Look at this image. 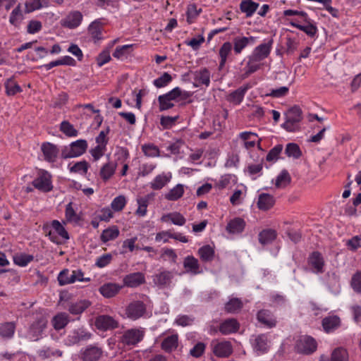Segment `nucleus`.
Instances as JSON below:
<instances>
[{
	"label": "nucleus",
	"instance_id": "nucleus-1",
	"mask_svg": "<svg viewBox=\"0 0 361 361\" xmlns=\"http://www.w3.org/2000/svg\"><path fill=\"white\" fill-rule=\"evenodd\" d=\"M191 94L182 90L179 87H174L169 92L158 97L159 108L160 111H166L175 106V102L180 99H186Z\"/></svg>",
	"mask_w": 361,
	"mask_h": 361
},
{
	"label": "nucleus",
	"instance_id": "nucleus-2",
	"mask_svg": "<svg viewBox=\"0 0 361 361\" xmlns=\"http://www.w3.org/2000/svg\"><path fill=\"white\" fill-rule=\"evenodd\" d=\"M57 280L60 286H66L76 281L89 282L91 279L89 277H84V272L81 269L70 271L68 269H64L59 272Z\"/></svg>",
	"mask_w": 361,
	"mask_h": 361
},
{
	"label": "nucleus",
	"instance_id": "nucleus-3",
	"mask_svg": "<svg viewBox=\"0 0 361 361\" xmlns=\"http://www.w3.org/2000/svg\"><path fill=\"white\" fill-rule=\"evenodd\" d=\"M87 147L88 144L86 140H78L62 149L61 157L63 159L80 157L86 152Z\"/></svg>",
	"mask_w": 361,
	"mask_h": 361
},
{
	"label": "nucleus",
	"instance_id": "nucleus-4",
	"mask_svg": "<svg viewBox=\"0 0 361 361\" xmlns=\"http://www.w3.org/2000/svg\"><path fill=\"white\" fill-rule=\"evenodd\" d=\"M295 350L300 354L310 355L316 351L317 342L310 336H301L296 341Z\"/></svg>",
	"mask_w": 361,
	"mask_h": 361
},
{
	"label": "nucleus",
	"instance_id": "nucleus-5",
	"mask_svg": "<svg viewBox=\"0 0 361 361\" xmlns=\"http://www.w3.org/2000/svg\"><path fill=\"white\" fill-rule=\"evenodd\" d=\"M32 185L39 191L44 192L51 191L53 188L51 174L44 169L39 170Z\"/></svg>",
	"mask_w": 361,
	"mask_h": 361
},
{
	"label": "nucleus",
	"instance_id": "nucleus-6",
	"mask_svg": "<svg viewBox=\"0 0 361 361\" xmlns=\"http://www.w3.org/2000/svg\"><path fill=\"white\" fill-rule=\"evenodd\" d=\"M92 334L84 326H79L72 329L64 340L66 345L71 346L77 344L81 341H85L90 339Z\"/></svg>",
	"mask_w": 361,
	"mask_h": 361
},
{
	"label": "nucleus",
	"instance_id": "nucleus-7",
	"mask_svg": "<svg viewBox=\"0 0 361 361\" xmlns=\"http://www.w3.org/2000/svg\"><path fill=\"white\" fill-rule=\"evenodd\" d=\"M146 312V305L140 300H135L130 302L125 310L126 317L133 321L144 317Z\"/></svg>",
	"mask_w": 361,
	"mask_h": 361
},
{
	"label": "nucleus",
	"instance_id": "nucleus-8",
	"mask_svg": "<svg viewBox=\"0 0 361 361\" xmlns=\"http://www.w3.org/2000/svg\"><path fill=\"white\" fill-rule=\"evenodd\" d=\"M238 139L242 143V145L247 151H250L255 147L259 149L261 148V138H259L257 133L251 131L241 132L238 135Z\"/></svg>",
	"mask_w": 361,
	"mask_h": 361
},
{
	"label": "nucleus",
	"instance_id": "nucleus-9",
	"mask_svg": "<svg viewBox=\"0 0 361 361\" xmlns=\"http://www.w3.org/2000/svg\"><path fill=\"white\" fill-rule=\"evenodd\" d=\"M64 225L63 223L62 224L58 220H53L51 221V226L54 231H50L49 233L51 241L56 244H61L62 242L59 238L63 240L69 239L68 233L66 230Z\"/></svg>",
	"mask_w": 361,
	"mask_h": 361
},
{
	"label": "nucleus",
	"instance_id": "nucleus-10",
	"mask_svg": "<svg viewBox=\"0 0 361 361\" xmlns=\"http://www.w3.org/2000/svg\"><path fill=\"white\" fill-rule=\"evenodd\" d=\"M250 343L254 351L258 355L267 353L270 348V341L267 334L252 336Z\"/></svg>",
	"mask_w": 361,
	"mask_h": 361
},
{
	"label": "nucleus",
	"instance_id": "nucleus-11",
	"mask_svg": "<svg viewBox=\"0 0 361 361\" xmlns=\"http://www.w3.org/2000/svg\"><path fill=\"white\" fill-rule=\"evenodd\" d=\"M102 355V348L97 345H89L80 352V357L82 361H98Z\"/></svg>",
	"mask_w": 361,
	"mask_h": 361
},
{
	"label": "nucleus",
	"instance_id": "nucleus-12",
	"mask_svg": "<svg viewBox=\"0 0 361 361\" xmlns=\"http://www.w3.org/2000/svg\"><path fill=\"white\" fill-rule=\"evenodd\" d=\"M302 111L300 107L295 106L290 108L286 114V121L283 123V128L288 131H293L295 125L302 120Z\"/></svg>",
	"mask_w": 361,
	"mask_h": 361
},
{
	"label": "nucleus",
	"instance_id": "nucleus-13",
	"mask_svg": "<svg viewBox=\"0 0 361 361\" xmlns=\"http://www.w3.org/2000/svg\"><path fill=\"white\" fill-rule=\"evenodd\" d=\"M302 22L304 24H300L298 22L295 20L290 21L289 24L293 27L299 29L300 30L304 32L309 37H313L317 32L318 30L314 23V22L309 18L307 16Z\"/></svg>",
	"mask_w": 361,
	"mask_h": 361
},
{
	"label": "nucleus",
	"instance_id": "nucleus-14",
	"mask_svg": "<svg viewBox=\"0 0 361 361\" xmlns=\"http://www.w3.org/2000/svg\"><path fill=\"white\" fill-rule=\"evenodd\" d=\"M143 337V330L141 329H130L123 333L121 341L126 345H135L141 341Z\"/></svg>",
	"mask_w": 361,
	"mask_h": 361
},
{
	"label": "nucleus",
	"instance_id": "nucleus-15",
	"mask_svg": "<svg viewBox=\"0 0 361 361\" xmlns=\"http://www.w3.org/2000/svg\"><path fill=\"white\" fill-rule=\"evenodd\" d=\"M211 346L214 354L219 357H227L233 352V347L229 341H213Z\"/></svg>",
	"mask_w": 361,
	"mask_h": 361
},
{
	"label": "nucleus",
	"instance_id": "nucleus-16",
	"mask_svg": "<svg viewBox=\"0 0 361 361\" xmlns=\"http://www.w3.org/2000/svg\"><path fill=\"white\" fill-rule=\"evenodd\" d=\"M82 15L78 11H73L61 20V25L64 27L74 29L78 27L82 20Z\"/></svg>",
	"mask_w": 361,
	"mask_h": 361
},
{
	"label": "nucleus",
	"instance_id": "nucleus-17",
	"mask_svg": "<svg viewBox=\"0 0 361 361\" xmlns=\"http://www.w3.org/2000/svg\"><path fill=\"white\" fill-rule=\"evenodd\" d=\"M47 326V320L40 317L32 324L27 333V336L32 341H38Z\"/></svg>",
	"mask_w": 361,
	"mask_h": 361
},
{
	"label": "nucleus",
	"instance_id": "nucleus-18",
	"mask_svg": "<svg viewBox=\"0 0 361 361\" xmlns=\"http://www.w3.org/2000/svg\"><path fill=\"white\" fill-rule=\"evenodd\" d=\"M246 226L245 221L240 217H235L230 219L226 226V231L231 235L241 234Z\"/></svg>",
	"mask_w": 361,
	"mask_h": 361
},
{
	"label": "nucleus",
	"instance_id": "nucleus-19",
	"mask_svg": "<svg viewBox=\"0 0 361 361\" xmlns=\"http://www.w3.org/2000/svg\"><path fill=\"white\" fill-rule=\"evenodd\" d=\"M308 264L316 274L324 272L325 262L322 255L319 252H313L308 257Z\"/></svg>",
	"mask_w": 361,
	"mask_h": 361
},
{
	"label": "nucleus",
	"instance_id": "nucleus-20",
	"mask_svg": "<svg viewBox=\"0 0 361 361\" xmlns=\"http://www.w3.org/2000/svg\"><path fill=\"white\" fill-rule=\"evenodd\" d=\"M123 281L125 286L136 288L145 283V276L142 272H134L126 275Z\"/></svg>",
	"mask_w": 361,
	"mask_h": 361
},
{
	"label": "nucleus",
	"instance_id": "nucleus-21",
	"mask_svg": "<svg viewBox=\"0 0 361 361\" xmlns=\"http://www.w3.org/2000/svg\"><path fill=\"white\" fill-rule=\"evenodd\" d=\"M256 42L255 37H236L233 40V49L235 54H240L248 45H253Z\"/></svg>",
	"mask_w": 361,
	"mask_h": 361
},
{
	"label": "nucleus",
	"instance_id": "nucleus-22",
	"mask_svg": "<svg viewBox=\"0 0 361 361\" xmlns=\"http://www.w3.org/2000/svg\"><path fill=\"white\" fill-rule=\"evenodd\" d=\"M258 322L267 328H273L276 325V319L268 310H261L257 314Z\"/></svg>",
	"mask_w": 361,
	"mask_h": 361
},
{
	"label": "nucleus",
	"instance_id": "nucleus-23",
	"mask_svg": "<svg viewBox=\"0 0 361 361\" xmlns=\"http://www.w3.org/2000/svg\"><path fill=\"white\" fill-rule=\"evenodd\" d=\"M173 278V274L172 271L162 270L153 276V282L156 286L164 288L170 285Z\"/></svg>",
	"mask_w": 361,
	"mask_h": 361
},
{
	"label": "nucleus",
	"instance_id": "nucleus-24",
	"mask_svg": "<svg viewBox=\"0 0 361 361\" xmlns=\"http://www.w3.org/2000/svg\"><path fill=\"white\" fill-rule=\"evenodd\" d=\"M95 324L101 330L114 329L118 326V322L109 315H100L97 317Z\"/></svg>",
	"mask_w": 361,
	"mask_h": 361
},
{
	"label": "nucleus",
	"instance_id": "nucleus-25",
	"mask_svg": "<svg viewBox=\"0 0 361 361\" xmlns=\"http://www.w3.org/2000/svg\"><path fill=\"white\" fill-rule=\"evenodd\" d=\"M250 87L248 84L240 87L228 95L227 100L235 105H239L243 102L244 97Z\"/></svg>",
	"mask_w": 361,
	"mask_h": 361
},
{
	"label": "nucleus",
	"instance_id": "nucleus-26",
	"mask_svg": "<svg viewBox=\"0 0 361 361\" xmlns=\"http://www.w3.org/2000/svg\"><path fill=\"white\" fill-rule=\"evenodd\" d=\"M233 44L230 42H224L219 50V69L221 70L225 66L229 56L231 55Z\"/></svg>",
	"mask_w": 361,
	"mask_h": 361
},
{
	"label": "nucleus",
	"instance_id": "nucleus-27",
	"mask_svg": "<svg viewBox=\"0 0 361 361\" xmlns=\"http://www.w3.org/2000/svg\"><path fill=\"white\" fill-rule=\"evenodd\" d=\"M41 149L44 155V158L49 162H54L59 154V149L56 145L50 142L43 143Z\"/></svg>",
	"mask_w": 361,
	"mask_h": 361
},
{
	"label": "nucleus",
	"instance_id": "nucleus-28",
	"mask_svg": "<svg viewBox=\"0 0 361 361\" xmlns=\"http://www.w3.org/2000/svg\"><path fill=\"white\" fill-rule=\"evenodd\" d=\"M319 361H348V353L343 348H336L332 351L330 358L322 355Z\"/></svg>",
	"mask_w": 361,
	"mask_h": 361
},
{
	"label": "nucleus",
	"instance_id": "nucleus-29",
	"mask_svg": "<svg viewBox=\"0 0 361 361\" xmlns=\"http://www.w3.org/2000/svg\"><path fill=\"white\" fill-rule=\"evenodd\" d=\"M160 221L164 223L171 222V224L182 226L186 223V219L179 212H173L162 215Z\"/></svg>",
	"mask_w": 361,
	"mask_h": 361
},
{
	"label": "nucleus",
	"instance_id": "nucleus-30",
	"mask_svg": "<svg viewBox=\"0 0 361 361\" xmlns=\"http://www.w3.org/2000/svg\"><path fill=\"white\" fill-rule=\"evenodd\" d=\"M272 48V40H269L267 42L262 43L256 47L252 52L255 56H256L260 61H263L267 59L271 53Z\"/></svg>",
	"mask_w": 361,
	"mask_h": 361
},
{
	"label": "nucleus",
	"instance_id": "nucleus-31",
	"mask_svg": "<svg viewBox=\"0 0 361 361\" xmlns=\"http://www.w3.org/2000/svg\"><path fill=\"white\" fill-rule=\"evenodd\" d=\"M183 267L186 272L190 273L193 275H196L202 272L198 259L192 255H188L185 257L183 260Z\"/></svg>",
	"mask_w": 361,
	"mask_h": 361
},
{
	"label": "nucleus",
	"instance_id": "nucleus-32",
	"mask_svg": "<svg viewBox=\"0 0 361 361\" xmlns=\"http://www.w3.org/2000/svg\"><path fill=\"white\" fill-rule=\"evenodd\" d=\"M70 322L69 315L66 312L56 314L51 320V324L56 331L64 329Z\"/></svg>",
	"mask_w": 361,
	"mask_h": 361
},
{
	"label": "nucleus",
	"instance_id": "nucleus-33",
	"mask_svg": "<svg viewBox=\"0 0 361 361\" xmlns=\"http://www.w3.org/2000/svg\"><path fill=\"white\" fill-rule=\"evenodd\" d=\"M171 178L172 175L170 172L159 174L149 183L150 187L153 190H161L170 182Z\"/></svg>",
	"mask_w": 361,
	"mask_h": 361
},
{
	"label": "nucleus",
	"instance_id": "nucleus-34",
	"mask_svg": "<svg viewBox=\"0 0 361 361\" xmlns=\"http://www.w3.org/2000/svg\"><path fill=\"white\" fill-rule=\"evenodd\" d=\"M122 286L115 283H107L102 285L99 289V293L106 298H113L121 290Z\"/></svg>",
	"mask_w": 361,
	"mask_h": 361
},
{
	"label": "nucleus",
	"instance_id": "nucleus-35",
	"mask_svg": "<svg viewBox=\"0 0 361 361\" xmlns=\"http://www.w3.org/2000/svg\"><path fill=\"white\" fill-rule=\"evenodd\" d=\"M275 204V198L273 195L262 192L259 195L257 202L259 209L267 211L270 209Z\"/></svg>",
	"mask_w": 361,
	"mask_h": 361
},
{
	"label": "nucleus",
	"instance_id": "nucleus-36",
	"mask_svg": "<svg viewBox=\"0 0 361 361\" xmlns=\"http://www.w3.org/2000/svg\"><path fill=\"white\" fill-rule=\"evenodd\" d=\"M259 4L252 0H242L239 8L246 18H251L259 8Z\"/></svg>",
	"mask_w": 361,
	"mask_h": 361
},
{
	"label": "nucleus",
	"instance_id": "nucleus-37",
	"mask_svg": "<svg viewBox=\"0 0 361 361\" xmlns=\"http://www.w3.org/2000/svg\"><path fill=\"white\" fill-rule=\"evenodd\" d=\"M49 5V0H27L25 3V12L30 13L37 10L47 8Z\"/></svg>",
	"mask_w": 361,
	"mask_h": 361
},
{
	"label": "nucleus",
	"instance_id": "nucleus-38",
	"mask_svg": "<svg viewBox=\"0 0 361 361\" xmlns=\"http://www.w3.org/2000/svg\"><path fill=\"white\" fill-rule=\"evenodd\" d=\"M341 319L338 316H329L322 319V326L326 333H331L339 327Z\"/></svg>",
	"mask_w": 361,
	"mask_h": 361
},
{
	"label": "nucleus",
	"instance_id": "nucleus-39",
	"mask_svg": "<svg viewBox=\"0 0 361 361\" xmlns=\"http://www.w3.org/2000/svg\"><path fill=\"white\" fill-rule=\"evenodd\" d=\"M178 336L177 334L168 335L161 342V348L166 353H171L178 347Z\"/></svg>",
	"mask_w": 361,
	"mask_h": 361
},
{
	"label": "nucleus",
	"instance_id": "nucleus-40",
	"mask_svg": "<svg viewBox=\"0 0 361 361\" xmlns=\"http://www.w3.org/2000/svg\"><path fill=\"white\" fill-rule=\"evenodd\" d=\"M77 208L74 207V204L73 202H69L66 206L65 209V220L63 221V224H66L67 223H73L78 224L80 217L79 214L76 212Z\"/></svg>",
	"mask_w": 361,
	"mask_h": 361
},
{
	"label": "nucleus",
	"instance_id": "nucleus-41",
	"mask_svg": "<svg viewBox=\"0 0 361 361\" xmlns=\"http://www.w3.org/2000/svg\"><path fill=\"white\" fill-rule=\"evenodd\" d=\"M91 305L88 300H80L74 302H71L68 305V312L74 315L82 314Z\"/></svg>",
	"mask_w": 361,
	"mask_h": 361
},
{
	"label": "nucleus",
	"instance_id": "nucleus-42",
	"mask_svg": "<svg viewBox=\"0 0 361 361\" xmlns=\"http://www.w3.org/2000/svg\"><path fill=\"white\" fill-rule=\"evenodd\" d=\"M239 326V323L236 319H228L221 324L219 331L222 334L227 335L236 332Z\"/></svg>",
	"mask_w": 361,
	"mask_h": 361
},
{
	"label": "nucleus",
	"instance_id": "nucleus-43",
	"mask_svg": "<svg viewBox=\"0 0 361 361\" xmlns=\"http://www.w3.org/2000/svg\"><path fill=\"white\" fill-rule=\"evenodd\" d=\"M194 79L197 85L195 87H198L200 85H204L208 87L210 84V72L207 68H202L194 73Z\"/></svg>",
	"mask_w": 361,
	"mask_h": 361
},
{
	"label": "nucleus",
	"instance_id": "nucleus-44",
	"mask_svg": "<svg viewBox=\"0 0 361 361\" xmlns=\"http://www.w3.org/2000/svg\"><path fill=\"white\" fill-rule=\"evenodd\" d=\"M185 192V186L183 184H177L164 195V198L169 201H176L181 198Z\"/></svg>",
	"mask_w": 361,
	"mask_h": 361
},
{
	"label": "nucleus",
	"instance_id": "nucleus-45",
	"mask_svg": "<svg viewBox=\"0 0 361 361\" xmlns=\"http://www.w3.org/2000/svg\"><path fill=\"white\" fill-rule=\"evenodd\" d=\"M120 231L116 226H112L104 229L100 236L101 241L106 243L110 240H114L119 235Z\"/></svg>",
	"mask_w": 361,
	"mask_h": 361
},
{
	"label": "nucleus",
	"instance_id": "nucleus-46",
	"mask_svg": "<svg viewBox=\"0 0 361 361\" xmlns=\"http://www.w3.org/2000/svg\"><path fill=\"white\" fill-rule=\"evenodd\" d=\"M88 32L94 42L102 39V25L99 20H94L88 27Z\"/></svg>",
	"mask_w": 361,
	"mask_h": 361
},
{
	"label": "nucleus",
	"instance_id": "nucleus-47",
	"mask_svg": "<svg viewBox=\"0 0 361 361\" xmlns=\"http://www.w3.org/2000/svg\"><path fill=\"white\" fill-rule=\"evenodd\" d=\"M261 62L262 61L251 54L245 67V74L248 75L258 71L262 65Z\"/></svg>",
	"mask_w": 361,
	"mask_h": 361
},
{
	"label": "nucleus",
	"instance_id": "nucleus-48",
	"mask_svg": "<svg viewBox=\"0 0 361 361\" xmlns=\"http://www.w3.org/2000/svg\"><path fill=\"white\" fill-rule=\"evenodd\" d=\"M133 46V44H126L117 47L113 53V56L121 61L125 60L130 55Z\"/></svg>",
	"mask_w": 361,
	"mask_h": 361
},
{
	"label": "nucleus",
	"instance_id": "nucleus-49",
	"mask_svg": "<svg viewBox=\"0 0 361 361\" xmlns=\"http://www.w3.org/2000/svg\"><path fill=\"white\" fill-rule=\"evenodd\" d=\"M16 324L14 322H4L0 324V336L4 339L11 338L15 333Z\"/></svg>",
	"mask_w": 361,
	"mask_h": 361
},
{
	"label": "nucleus",
	"instance_id": "nucleus-50",
	"mask_svg": "<svg viewBox=\"0 0 361 361\" xmlns=\"http://www.w3.org/2000/svg\"><path fill=\"white\" fill-rule=\"evenodd\" d=\"M60 131L68 137H75L79 135V131L68 121H61L59 126Z\"/></svg>",
	"mask_w": 361,
	"mask_h": 361
},
{
	"label": "nucleus",
	"instance_id": "nucleus-51",
	"mask_svg": "<svg viewBox=\"0 0 361 361\" xmlns=\"http://www.w3.org/2000/svg\"><path fill=\"white\" fill-rule=\"evenodd\" d=\"M214 248L209 245H204L198 250L200 258L204 262L212 261L214 257Z\"/></svg>",
	"mask_w": 361,
	"mask_h": 361
},
{
	"label": "nucleus",
	"instance_id": "nucleus-52",
	"mask_svg": "<svg viewBox=\"0 0 361 361\" xmlns=\"http://www.w3.org/2000/svg\"><path fill=\"white\" fill-rule=\"evenodd\" d=\"M263 169V161L256 164H249L245 169V172L252 177V179H256L258 176L262 175Z\"/></svg>",
	"mask_w": 361,
	"mask_h": 361
},
{
	"label": "nucleus",
	"instance_id": "nucleus-53",
	"mask_svg": "<svg viewBox=\"0 0 361 361\" xmlns=\"http://www.w3.org/2000/svg\"><path fill=\"white\" fill-rule=\"evenodd\" d=\"M243 307V302L240 299L233 298L225 304V311L228 313H236Z\"/></svg>",
	"mask_w": 361,
	"mask_h": 361
},
{
	"label": "nucleus",
	"instance_id": "nucleus-54",
	"mask_svg": "<svg viewBox=\"0 0 361 361\" xmlns=\"http://www.w3.org/2000/svg\"><path fill=\"white\" fill-rule=\"evenodd\" d=\"M116 164L114 162L105 164L101 169L99 174L104 180H109L115 173Z\"/></svg>",
	"mask_w": 361,
	"mask_h": 361
},
{
	"label": "nucleus",
	"instance_id": "nucleus-55",
	"mask_svg": "<svg viewBox=\"0 0 361 361\" xmlns=\"http://www.w3.org/2000/svg\"><path fill=\"white\" fill-rule=\"evenodd\" d=\"M23 19V13L21 8V4H18L10 14L9 23L13 25L17 26Z\"/></svg>",
	"mask_w": 361,
	"mask_h": 361
},
{
	"label": "nucleus",
	"instance_id": "nucleus-56",
	"mask_svg": "<svg viewBox=\"0 0 361 361\" xmlns=\"http://www.w3.org/2000/svg\"><path fill=\"white\" fill-rule=\"evenodd\" d=\"M33 259V255L26 253H18L13 256L14 263L22 267H26Z\"/></svg>",
	"mask_w": 361,
	"mask_h": 361
},
{
	"label": "nucleus",
	"instance_id": "nucleus-57",
	"mask_svg": "<svg viewBox=\"0 0 361 361\" xmlns=\"http://www.w3.org/2000/svg\"><path fill=\"white\" fill-rule=\"evenodd\" d=\"M276 237V233L274 230L267 229L264 230L259 234V240L260 243L263 245L271 243L275 240Z\"/></svg>",
	"mask_w": 361,
	"mask_h": 361
},
{
	"label": "nucleus",
	"instance_id": "nucleus-58",
	"mask_svg": "<svg viewBox=\"0 0 361 361\" xmlns=\"http://www.w3.org/2000/svg\"><path fill=\"white\" fill-rule=\"evenodd\" d=\"M137 240V237L134 236L130 238L126 239L123 240L122 244V253H126L127 252H133L135 250H140V247L136 245V242Z\"/></svg>",
	"mask_w": 361,
	"mask_h": 361
},
{
	"label": "nucleus",
	"instance_id": "nucleus-59",
	"mask_svg": "<svg viewBox=\"0 0 361 361\" xmlns=\"http://www.w3.org/2000/svg\"><path fill=\"white\" fill-rule=\"evenodd\" d=\"M6 93L8 96H13L22 92V88L13 79L9 78L5 82Z\"/></svg>",
	"mask_w": 361,
	"mask_h": 361
},
{
	"label": "nucleus",
	"instance_id": "nucleus-60",
	"mask_svg": "<svg viewBox=\"0 0 361 361\" xmlns=\"http://www.w3.org/2000/svg\"><path fill=\"white\" fill-rule=\"evenodd\" d=\"M142 151L148 157H159L160 153L159 147L152 143H147L142 145Z\"/></svg>",
	"mask_w": 361,
	"mask_h": 361
},
{
	"label": "nucleus",
	"instance_id": "nucleus-61",
	"mask_svg": "<svg viewBox=\"0 0 361 361\" xmlns=\"http://www.w3.org/2000/svg\"><path fill=\"white\" fill-rule=\"evenodd\" d=\"M172 80V76L169 73L165 72L160 77L153 80V85L157 88H162L170 84Z\"/></svg>",
	"mask_w": 361,
	"mask_h": 361
},
{
	"label": "nucleus",
	"instance_id": "nucleus-62",
	"mask_svg": "<svg viewBox=\"0 0 361 361\" xmlns=\"http://www.w3.org/2000/svg\"><path fill=\"white\" fill-rule=\"evenodd\" d=\"M127 200L125 196L119 195L116 197L111 203V208L114 212H121L125 207Z\"/></svg>",
	"mask_w": 361,
	"mask_h": 361
},
{
	"label": "nucleus",
	"instance_id": "nucleus-63",
	"mask_svg": "<svg viewBox=\"0 0 361 361\" xmlns=\"http://www.w3.org/2000/svg\"><path fill=\"white\" fill-rule=\"evenodd\" d=\"M137 209L135 214L139 216H145L147 214L149 200L147 197H140L137 200Z\"/></svg>",
	"mask_w": 361,
	"mask_h": 361
},
{
	"label": "nucleus",
	"instance_id": "nucleus-64",
	"mask_svg": "<svg viewBox=\"0 0 361 361\" xmlns=\"http://www.w3.org/2000/svg\"><path fill=\"white\" fill-rule=\"evenodd\" d=\"M246 195V190H235L233 195L230 197V202L232 205H239L242 203L244 197Z\"/></svg>",
	"mask_w": 361,
	"mask_h": 361
}]
</instances>
